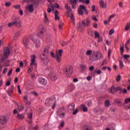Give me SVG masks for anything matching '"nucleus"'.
<instances>
[{"label":"nucleus","instance_id":"obj_1","mask_svg":"<svg viewBox=\"0 0 130 130\" xmlns=\"http://www.w3.org/2000/svg\"><path fill=\"white\" fill-rule=\"evenodd\" d=\"M9 55H10V49L7 48L4 49V54L1 59L2 61L4 62V67H9L10 66V60L7 59Z\"/></svg>","mask_w":130,"mask_h":130},{"label":"nucleus","instance_id":"obj_2","mask_svg":"<svg viewBox=\"0 0 130 130\" xmlns=\"http://www.w3.org/2000/svg\"><path fill=\"white\" fill-rule=\"evenodd\" d=\"M103 58V54L102 52L100 51H97L94 52L92 55L90 57V60L91 61H96L97 60H100Z\"/></svg>","mask_w":130,"mask_h":130},{"label":"nucleus","instance_id":"obj_3","mask_svg":"<svg viewBox=\"0 0 130 130\" xmlns=\"http://www.w3.org/2000/svg\"><path fill=\"white\" fill-rule=\"evenodd\" d=\"M40 36L37 35L35 34H32L30 36V39H31L32 41L34 42L36 47L38 48V47H40L41 45V43L40 42V40H39V37Z\"/></svg>","mask_w":130,"mask_h":130},{"label":"nucleus","instance_id":"obj_4","mask_svg":"<svg viewBox=\"0 0 130 130\" xmlns=\"http://www.w3.org/2000/svg\"><path fill=\"white\" fill-rule=\"evenodd\" d=\"M48 53H49V51H48V49L45 48L44 50V53L41 55V58L43 60V62L47 63L49 60L48 59V57L47 56L48 55Z\"/></svg>","mask_w":130,"mask_h":130},{"label":"nucleus","instance_id":"obj_5","mask_svg":"<svg viewBox=\"0 0 130 130\" xmlns=\"http://www.w3.org/2000/svg\"><path fill=\"white\" fill-rule=\"evenodd\" d=\"M53 104L52 107V109H54L56 106V99L55 97L53 96L50 99H47L45 104Z\"/></svg>","mask_w":130,"mask_h":130},{"label":"nucleus","instance_id":"obj_6","mask_svg":"<svg viewBox=\"0 0 130 130\" xmlns=\"http://www.w3.org/2000/svg\"><path fill=\"white\" fill-rule=\"evenodd\" d=\"M64 73L67 77H70V76L74 73V69L73 68V67L68 66L65 67L64 69Z\"/></svg>","mask_w":130,"mask_h":130},{"label":"nucleus","instance_id":"obj_7","mask_svg":"<svg viewBox=\"0 0 130 130\" xmlns=\"http://www.w3.org/2000/svg\"><path fill=\"white\" fill-rule=\"evenodd\" d=\"M84 12L85 15H88L89 13L88 12V10H87V9H86V7H85V6L80 5L79 8H78L79 15H80L81 16H83V15H84Z\"/></svg>","mask_w":130,"mask_h":130},{"label":"nucleus","instance_id":"obj_8","mask_svg":"<svg viewBox=\"0 0 130 130\" xmlns=\"http://www.w3.org/2000/svg\"><path fill=\"white\" fill-rule=\"evenodd\" d=\"M63 50L62 49H60L58 51H57L56 53V59L57 62H59L61 61V56L62 55V53Z\"/></svg>","mask_w":130,"mask_h":130},{"label":"nucleus","instance_id":"obj_9","mask_svg":"<svg viewBox=\"0 0 130 130\" xmlns=\"http://www.w3.org/2000/svg\"><path fill=\"white\" fill-rule=\"evenodd\" d=\"M13 23L14 24V26L17 28H20L21 26V20L18 17H16L13 19Z\"/></svg>","mask_w":130,"mask_h":130},{"label":"nucleus","instance_id":"obj_10","mask_svg":"<svg viewBox=\"0 0 130 130\" xmlns=\"http://www.w3.org/2000/svg\"><path fill=\"white\" fill-rule=\"evenodd\" d=\"M8 118L6 116H0V124L2 125H5L8 123Z\"/></svg>","mask_w":130,"mask_h":130},{"label":"nucleus","instance_id":"obj_11","mask_svg":"<svg viewBox=\"0 0 130 130\" xmlns=\"http://www.w3.org/2000/svg\"><path fill=\"white\" fill-rule=\"evenodd\" d=\"M38 30L39 36H41V35H43V34L45 33V29L44 28V26L42 25H40L39 26Z\"/></svg>","mask_w":130,"mask_h":130},{"label":"nucleus","instance_id":"obj_12","mask_svg":"<svg viewBox=\"0 0 130 130\" xmlns=\"http://www.w3.org/2000/svg\"><path fill=\"white\" fill-rule=\"evenodd\" d=\"M49 76L50 80L53 81V82H55V81L58 79V76L55 73H50Z\"/></svg>","mask_w":130,"mask_h":130},{"label":"nucleus","instance_id":"obj_13","mask_svg":"<svg viewBox=\"0 0 130 130\" xmlns=\"http://www.w3.org/2000/svg\"><path fill=\"white\" fill-rule=\"evenodd\" d=\"M82 24L85 27H89V26L91 25V21L89 18H87L86 19L82 21Z\"/></svg>","mask_w":130,"mask_h":130},{"label":"nucleus","instance_id":"obj_14","mask_svg":"<svg viewBox=\"0 0 130 130\" xmlns=\"http://www.w3.org/2000/svg\"><path fill=\"white\" fill-rule=\"evenodd\" d=\"M22 42L25 47H27L29 45V42H30V39L28 37H25L23 39Z\"/></svg>","mask_w":130,"mask_h":130},{"label":"nucleus","instance_id":"obj_15","mask_svg":"<svg viewBox=\"0 0 130 130\" xmlns=\"http://www.w3.org/2000/svg\"><path fill=\"white\" fill-rule=\"evenodd\" d=\"M25 9L29 13H33L34 12V6L32 4L28 5L26 6Z\"/></svg>","mask_w":130,"mask_h":130},{"label":"nucleus","instance_id":"obj_16","mask_svg":"<svg viewBox=\"0 0 130 130\" xmlns=\"http://www.w3.org/2000/svg\"><path fill=\"white\" fill-rule=\"evenodd\" d=\"M63 109L59 108L57 111V115L60 117V118H63L64 117V115H66V114L62 112Z\"/></svg>","mask_w":130,"mask_h":130},{"label":"nucleus","instance_id":"obj_17","mask_svg":"<svg viewBox=\"0 0 130 130\" xmlns=\"http://www.w3.org/2000/svg\"><path fill=\"white\" fill-rule=\"evenodd\" d=\"M77 29L79 32H83L85 30V27L82 25L81 22H79L77 24Z\"/></svg>","mask_w":130,"mask_h":130},{"label":"nucleus","instance_id":"obj_18","mask_svg":"<svg viewBox=\"0 0 130 130\" xmlns=\"http://www.w3.org/2000/svg\"><path fill=\"white\" fill-rule=\"evenodd\" d=\"M8 95L12 97V93L14 92V85H11V87L6 91Z\"/></svg>","mask_w":130,"mask_h":130},{"label":"nucleus","instance_id":"obj_19","mask_svg":"<svg viewBox=\"0 0 130 130\" xmlns=\"http://www.w3.org/2000/svg\"><path fill=\"white\" fill-rule=\"evenodd\" d=\"M69 2L72 6V9H74V10L77 9V4L78 3V0H70Z\"/></svg>","mask_w":130,"mask_h":130},{"label":"nucleus","instance_id":"obj_20","mask_svg":"<svg viewBox=\"0 0 130 130\" xmlns=\"http://www.w3.org/2000/svg\"><path fill=\"white\" fill-rule=\"evenodd\" d=\"M100 6L102 9H106L107 8V4L104 2V0H101L100 1Z\"/></svg>","mask_w":130,"mask_h":130},{"label":"nucleus","instance_id":"obj_21","mask_svg":"<svg viewBox=\"0 0 130 130\" xmlns=\"http://www.w3.org/2000/svg\"><path fill=\"white\" fill-rule=\"evenodd\" d=\"M30 66H36L35 63V59H36V56L35 55H32L30 56Z\"/></svg>","mask_w":130,"mask_h":130},{"label":"nucleus","instance_id":"obj_22","mask_svg":"<svg viewBox=\"0 0 130 130\" xmlns=\"http://www.w3.org/2000/svg\"><path fill=\"white\" fill-rule=\"evenodd\" d=\"M39 83L41 84V85H45L46 84H47V81L45 80V79L41 77L39 79Z\"/></svg>","mask_w":130,"mask_h":130},{"label":"nucleus","instance_id":"obj_23","mask_svg":"<svg viewBox=\"0 0 130 130\" xmlns=\"http://www.w3.org/2000/svg\"><path fill=\"white\" fill-rule=\"evenodd\" d=\"M17 106L18 111H23L24 110V105L22 104H17Z\"/></svg>","mask_w":130,"mask_h":130},{"label":"nucleus","instance_id":"obj_24","mask_svg":"<svg viewBox=\"0 0 130 130\" xmlns=\"http://www.w3.org/2000/svg\"><path fill=\"white\" fill-rule=\"evenodd\" d=\"M16 117L18 119L22 120L25 118V115L23 114H18Z\"/></svg>","mask_w":130,"mask_h":130},{"label":"nucleus","instance_id":"obj_25","mask_svg":"<svg viewBox=\"0 0 130 130\" xmlns=\"http://www.w3.org/2000/svg\"><path fill=\"white\" fill-rule=\"evenodd\" d=\"M68 110L72 111L75 110V104H71L68 107Z\"/></svg>","mask_w":130,"mask_h":130},{"label":"nucleus","instance_id":"obj_26","mask_svg":"<svg viewBox=\"0 0 130 130\" xmlns=\"http://www.w3.org/2000/svg\"><path fill=\"white\" fill-rule=\"evenodd\" d=\"M53 6L51 5H49L48 6L47 12L48 13H51V10H53Z\"/></svg>","mask_w":130,"mask_h":130},{"label":"nucleus","instance_id":"obj_27","mask_svg":"<svg viewBox=\"0 0 130 130\" xmlns=\"http://www.w3.org/2000/svg\"><path fill=\"white\" fill-rule=\"evenodd\" d=\"M81 108L84 111V112H87L88 111V108L86 107V106L84 105H81Z\"/></svg>","mask_w":130,"mask_h":130},{"label":"nucleus","instance_id":"obj_28","mask_svg":"<svg viewBox=\"0 0 130 130\" xmlns=\"http://www.w3.org/2000/svg\"><path fill=\"white\" fill-rule=\"evenodd\" d=\"M60 19L59 17L58 16V11L56 10L55 11V20H59Z\"/></svg>","mask_w":130,"mask_h":130},{"label":"nucleus","instance_id":"obj_29","mask_svg":"<svg viewBox=\"0 0 130 130\" xmlns=\"http://www.w3.org/2000/svg\"><path fill=\"white\" fill-rule=\"evenodd\" d=\"M105 107H109L110 106V101L107 100L105 102Z\"/></svg>","mask_w":130,"mask_h":130},{"label":"nucleus","instance_id":"obj_30","mask_svg":"<svg viewBox=\"0 0 130 130\" xmlns=\"http://www.w3.org/2000/svg\"><path fill=\"white\" fill-rule=\"evenodd\" d=\"M80 69L81 71H86V66L85 64H81L80 65Z\"/></svg>","mask_w":130,"mask_h":130},{"label":"nucleus","instance_id":"obj_31","mask_svg":"<svg viewBox=\"0 0 130 130\" xmlns=\"http://www.w3.org/2000/svg\"><path fill=\"white\" fill-rule=\"evenodd\" d=\"M120 54L123 55V52H124V47L123 46L120 48Z\"/></svg>","mask_w":130,"mask_h":130},{"label":"nucleus","instance_id":"obj_32","mask_svg":"<svg viewBox=\"0 0 130 130\" xmlns=\"http://www.w3.org/2000/svg\"><path fill=\"white\" fill-rule=\"evenodd\" d=\"M94 38H99L100 37V35H99V33L97 31H95L94 32Z\"/></svg>","mask_w":130,"mask_h":130},{"label":"nucleus","instance_id":"obj_33","mask_svg":"<svg viewBox=\"0 0 130 130\" xmlns=\"http://www.w3.org/2000/svg\"><path fill=\"white\" fill-rule=\"evenodd\" d=\"M130 29V23H127L125 27V30L128 31Z\"/></svg>","mask_w":130,"mask_h":130},{"label":"nucleus","instance_id":"obj_34","mask_svg":"<svg viewBox=\"0 0 130 130\" xmlns=\"http://www.w3.org/2000/svg\"><path fill=\"white\" fill-rule=\"evenodd\" d=\"M64 8L66 10H68V11H69L70 12H71V7H70V6H69V4H65V6Z\"/></svg>","mask_w":130,"mask_h":130},{"label":"nucleus","instance_id":"obj_35","mask_svg":"<svg viewBox=\"0 0 130 130\" xmlns=\"http://www.w3.org/2000/svg\"><path fill=\"white\" fill-rule=\"evenodd\" d=\"M119 61L120 69H122V68H123V62H122L121 59H119Z\"/></svg>","mask_w":130,"mask_h":130},{"label":"nucleus","instance_id":"obj_36","mask_svg":"<svg viewBox=\"0 0 130 130\" xmlns=\"http://www.w3.org/2000/svg\"><path fill=\"white\" fill-rule=\"evenodd\" d=\"M92 52H93V51L92 50H88L86 51V55H91L92 54Z\"/></svg>","mask_w":130,"mask_h":130},{"label":"nucleus","instance_id":"obj_37","mask_svg":"<svg viewBox=\"0 0 130 130\" xmlns=\"http://www.w3.org/2000/svg\"><path fill=\"white\" fill-rule=\"evenodd\" d=\"M122 90V88L121 87H115V92H117V91H121Z\"/></svg>","mask_w":130,"mask_h":130},{"label":"nucleus","instance_id":"obj_38","mask_svg":"<svg viewBox=\"0 0 130 130\" xmlns=\"http://www.w3.org/2000/svg\"><path fill=\"white\" fill-rule=\"evenodd\" d=\"M13 8H14V9H16V10H18V9H20V8H21V5H14L13 6Z\"/></svg>","mask_w":130,"mask_h":130},{"label":"nucleus","instance_id":"obj_39","mask_svg":"<svg viewBox=\"0 0 130 130\" xmlns=\"http://www.w3.org/2000/svg\"><path fill=\"white\" fill-rule=\"evenodd\" d=\"M110 92L111 93H112L115 92V87L112 86L111 88Z\"/></svg>","mask_w":130,"mask_h":130},{"label":"nucleus","instance_id":"obj_40","mask_svg":"<svg viewBox=\"0 0 130 130\" xmlns=\"http://www.w3.org/2000/svg\"><path fill=\"white\" fill-rule=\"evenodd\" d=\"M44 15L45 17V22L47 23V22H48V18H47V15H46V13L44 12Z\"/></svg>","mask_w":130,"mask_h":130},{"label":"nucleus","instance_id":"obj_41","mask_svg":"<svg viewBox=\"0 0 130 130\" xmlns=\"http://www.w3.org/2000/svg\"><path fill=\"white\" fill-rule=\"evenodd\" d=\"M61 45L62 47L67 46L68 45V42H62L61 43Z\"/></svg>","mask_w":130,"mask_h":130},{"label":"nucleus","instance_id":"obj_42","mask_svg":"<svg viewBox=\"0 0 130 130\" xmlns=\"http://www.w3.org/2000/svg\"><path fill=\"white\" fill-rule=\"evenodd\" d=\"M115 103H117V104H120L122 102V101L121 100H115Z\"/></svg>","mask_w":130,"mask_h":130},{"label":"nucleus","instance_id":"obj_43","mask_svg":"<svg viewBox=\"0 0 130 130\" xmlns=\"http://www.w3.org/2000/svg\"><path fill=\"white\" fill-rule=\"evenodd\" d=\"M11 6H12L11 2H6L5 3V7H11Z\"/></svg>","mask_w":130,"mask_h":130},{"label":"nucleus","instance_id":"obj_44","mask_svg":"<svg viewBox=\"0 0 130 130\" xmlns=\"http://www.w3.org/2000/svg\"><path fill=\"white\" fill-rule=\"evenodd\" d=\"M107 62H108L107 60V59H105L103 61L102 63L101 64V66L103 67V66H105V64H107Z\"/></svg>","mask_w":130,"mask_h":130},{"label":"nucleus","instance_id":"obj_45","mask_svg":"<svg viewBox=\"0 0 130 130\" xmlns=\"http://www.w3.org/2000/svg\"><path fill=\"white\" fill-rule=\"evenodd\" d=\"M8 27H13V26H15V24L14 23V21L12 22H10L8 24Z\"/></svg>","mask_w":130,"mask_h":130},{"label":"nucleus","instance_id":"obj_46","mask_svg":"<svg viewBox=\"0 0 130 130\" xmlns=\"http://www.w3.org/2000/svg\"><path fill=\"white\" fill-rule=\"evenodd\" d=\"M33 117V113H29L28 114V117L30 119H31L32 117Z\"/></svg>","mask_w":130,"mask_h":130},{"label":"nucleus","instance_id":"obj_47","mask_svg":"<svg viewBox=\"0 0 130 130\" xmlns=\"http://www.w3.org/2000/svg\"><path fill=\"white\" fill-rule=\"evenodd\" d=\"M130 103V98H127V99H126L125 100V101H124V104H126L127 103Z\"/></svg>","mask_w":130,"mask_h":130},{"label":"nucleus","instance_id":"obj_48","mask_svg":"<svg viewBox=\"0 0 130 130\" xmlns=\"http://www.w3.org/2000/svg\"><path fill=\"white\" fill-rule=\"evenodd\" d=\"M88 33L91 37H94V33H93V31H88Z\"/></svg>","mask_w":130,"mask_h":130},{"label":"nucleus","instance_id":"obj_49","mask_svg":"<svg viewBox=\"0 0 130 130\" xmlns=\"http://www.w3.org/2000/svg\"><path fill=\"white\" fill-rule=\"evenodd\" d=\"M63 25V23H60L58 25L59 30H61V28H62V26Z\"/></svg>","mask_w":130,"mask_h":130},{"label":"nucleus","instance_id":"obj_50","mask_svg":"<svg viewBox=\"0 0 130 130\" xmlns=\"http://www.w3.org/2000/svg\"><path fill=\"white\" fill-rule=\"evenodd\" d=\"M70 19L71 20H72V21H73V24H75V17L74 16V15H72L70 17Z\"/></svg>","mask_w":130,"mask_h":130},{"label":"nucleus","instance_id":"obj_51","mask_svg":"<svg viewBox=\"0 0 130 130\" xmlns=\"http://www.w3.org/2000/svg\"><path fill=\"white\" fill-rule=\"evenodd\" d=\"M50 55L52 57H53V58H55V57H56V56L52 52H50Z\"/></svg>","mask_w":130,"mask_h":130},{"label":"nucleus","instance_id":"obj_52","mask_svg":"<svg viewBox=\"0 0 130 130\" xmlns=\"http://www.w3.org/2000/svg\"><path fill=\"white\" fill-rule=\"evenodd\" d=\"M12 73H13L12 69H10V71H9V72L8 73V76L10 77V76H11V75H12Z\"/></svg>","mask_w":130,"mask_h":130},{"label":"nucleus","instance_id":"obj_53","mask_svg":"<svg viewBox=\"0 0 130 130\" xmlns=\"http://www.w3.org/2000/svg\"><path fill=\"white\" fill-rule=\"evenodd\" d=\"M92 20H93V21H95V22H98V19H97V18H96V16H92L91 17Z\"/></svg>","mask_w":130,"mask_h":130},{"label":"nucleus","instance_id":"obj_54","mask_svg":"<svg viewBox=\"0 0 130 130\" xmlns=\"http://www.w3.org/2000/svg\"><path fill=\"white\" fill-rule=\"evenodd\" d=\"M53 9H54V8L58 9V8H59V5L57 3H56L54 6H53Z\"/></svg>","mask_w":130,"mask_h":130},{"label":"nucleus","instance_id":"obj_55","mask_svg":"<svg viewBox=\"0 0 130 130\" xmlns=\"http://www.w3.org/2000/svg\"><path fill=\"white\" fill-rule=\"evenodd\" d=\"M114 33V30L113 29H111L109 31V35H112Z\"/></svg>","mask_w":130,"mask_h":130},{"label":"nucleus","instance_id":"obj_56","mask_svg":"<svg viewBox=\"0 0 130 130\" xmlns=\"http://www.w3.org/2000/svg\"><path fill=\"white\" fill-rule=\"evenodd\" d=\"M120 79H121V76L120 75H118L117 78H116V81L117 82H119V81H120Z\"/></svg>","mask_w":130,"mask_h":130},{"label":"nucleus","instance_id":"obj_57","mask_svg":"<svg viewBox=\"0 0 130 130\" xmlns=\"http://www.w3.org/2000/svg\"><path fill=\"white\" fill-rule=\"evenodd\" d=\"M20 34H21V32L20 31H17L15 35V37H18V36H20Z\"/></svg>","mask_w":130,"mask_h":130},{"label":"nucleus","instance_id":"obj_58","mask_svg":"<svg viewBox=\"0 0 130 130\" xmlns=\"http://www.w3.org/2000/svg\"><path fill=\"white\" fill-rule=\"evenodd\" d=\"M8 72V68H5L3 69V73L5 75Z\"/></svg>","mask_w":130,"mask_h":130},{"label":"nucleus","instance_id":"obj_59","mask_svg":"<svg viewBox=\"0 0 130 130\" xmlns=\"http://www.w3.org/2000/svg\"><path fill=\"white\" fill-rule=\"evenodd\" d=\"M95 11H96V7H95V6L93 5L91 7V11L95 12Z\"/></svg>","mask_w":130,"mask_h":130},{"label":"nucleus","instance_id":"obj_60","mask_svg":"<svg viewBox=\"0 0 130 130\" xmlns=\"http://www.w3.org/2000/svg\"><path fill=\"white\" fill-rule=\"evenodd\" d=\"M110 22V20H105L104 21V25H107V24H108L109 22Z\"/></svg>","mask_w":130,"mask_h":130},{"label":"nucleus","instance_id":"obj_61","mask_svg":"<svg viewBox=\"0 0 130 130\" xmlns=\"http://www.w3.org/2000/svg\"><path fill=\"white\" fill-rule=\"evenodd\" d=\"M85 130H93L92 129V128L91 127V126H87L86 127V128H85Z\"/></svg>","mask_w":130,"mask_h":130},{"label":"nucleus","instance_id":"obj_62","mask_svg":"<svg viewBox=\"0 0 130 130\" xmlns=\"http://www.w3.org/2000/svg\"><path fill=\"white\" fill-rule=\"evenodd\" d=\"M24 102H25V103H26V104H27V105H29V104H30V102L28 101V99L24 100Z\"/></svg>","mask_w":130,"mask_h":130},{"label":"nucleus","instance_id":"obj_63","mask_svg":"<svg viewBox=\"0 0 130 130\" xmlns=\"http://www.w3.org/2000/svg\"><path fill=\"white\" fill-rule=\"evenodd\" d=\"M123 57L125 59H126L127 58H129V55L124 54Z\"/></svg>","mask_w":130,"mask_h":130},{"label":"nucleus","instance_id":"obj_64","mask_svg":"<svg viewBox=\"0 0 130 130\" xmlns=\"http://www.w3.org/2000/svg\"><path fill=\"white\" fill-rule=\"evenodd\" d=\"M6 86H11V81H8L7 82H6Z\"/></svg>","mask_w":130,"mask_h":130}]
</instances>
